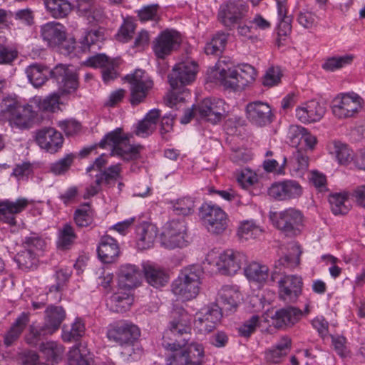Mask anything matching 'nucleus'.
<instances>
[{
	"label": "nucleus",
	"mask_w": 365,
	"mask_h": 365,
	"mask_svg": "<svg viewBox=\"0 0 365 365\" xmlns=\"http://www.w3.org/2000/svg\"><path fill=\"white\" fill-rule=\"evenodd\" d=\"M264 230L253 220H245L241 222L237 235L241 239L249 240L259 238Z\"/></svg>",
	"instance_id": "42"
},
{
	"label": "nucleus",
	"mask_w": 365,
	"mask_h": 365,
	"mask_svg": "<svg viewBox=\"0 0 365 365\" xmlns=\"http://www.w3.org/2000/svg\"><path fill=\"white\" fill-rule=\"evenodd\" d=\"M145 277L149 284L158 288L165 286L168 282V275L158 267L145 263L143 265Z\"/></svg>",
	"instance_id": "32"
},
{
	"label": "nucleus",
	"mask_w": 365,
	"mask_h": 365,
	"mask_svg": "<svg viewBox=\"0 0 365 365\" xmlns=\"http://www.w3.org/2000/svg\"><path fill=\"white\" fill-rule=\"evenodd\" d=\"M291 349V339L283 336L277 345L266 354V359L270 363H279L282 358L285 356Z\"/></svg>",
	"instance_id": "40"
},
{
	"label": "nucleus",
	"mask_w": 365,
	"mask_h": 365,
	"mask_svg": "<svg viewBox=\"0 0 365 365\" xmlns=\"http://www.w3.org/2000/svg\"><path fill=\"white\" fill-rule=\"evenodd\" d=\"M245 275L250 282L262 284L269 276V269L266 265L253 262L244 269Z\"/></svg>",
	"instance_id": "38"
},
{
	"label": "nucleus",
	"mask_w": 365,
	"mask_h": 365,
	"mask_svg": "<svg viewBox=\"0 0 365 365\" xmlns=\"http://www.w3.org/2000/svg\"><path fill=\"white\" fill-rule=\"evenodd\" d=\"M87 64L92 67L101 68L102 69V77L106 83L117 77L118 61L115 59L110 60L104 54H98L91 57L88 59Z\"/></svg>",
	"instance_id": "26"
},
{
	"label": "nucleus",
	"mask_w": 365,
	"mask_h": 365,
	"mask_svg": "<svg viewBox=\"0 0 365 365\" xmlns=\"http://www.w3.org/2000/svg\"><path fill=\"white\" fill-rule=\"evenodd\" d=\"M171 208L177 215L187 216L194 212L195 202L191 197H182L170 202Z\"/></svg>",
	"instance_id": "43"
},
{
	"label": "nucleus",
	"mask_w": 365,
	"mask_h": 365,
	"mask_svg": "<svg viewBox=\"0 0 365 365\" xmlns=\"http://www.w3.org/2000/svg\"><path fill=\"white\" fill-rule=\"evenodd\" d=\"M302 316V312L294 307H287L277 310L272 317L273 325L282 329L293 326Z\"/></svg>",
	"instance_id": "28"
},
{
	"label": "nucleus",
	"mask_w": 365,
	"mask_h": 365,
	"mask_svg": "<svg viewBox=\"0 0 365 365\" xmlns=\"http://www.w3.org/2000/svg\"><path fill=\"white\" fill-rule=\"evenodd\" d=\"M329 153L334 155L339 164L346 165L353 160L352 151L349 146L339 141H332L327 145Z\"/></svg>",
	"instance_id": "37"
},
{
	"label": "nucleus",
	"mask_w": 365,
	"mask_h": 365,
	"mask_svg": "<svg viewBox=\"0 0 365 365\" xmlns=\"http://www.w3.org/2000/svg\"><path fill=\"white\" fill-rule=\"evenodd\" d=\"M36 140L42 149L54 153L62 147L63 138L61 133L56 129L43 128L37 131Z\"/></svg>",
	"instance_id": "21"
},
{
	"label": "nucleus",
	"mask_w": 365,
	"mask_h": 365,
	"mask_svg": "<svg viewBox=\"0 0 365 365\" xmlns=\"http://www.w3.org/2000/svg\"><path fill=\"white\" fill-rule=\"evenodd\" d=\"M55 331L46 323L41 327L31 326L30 328V334L32 336V339H28L29 343L36 344L43 337L51 335Z\"/></svg>",
	"instance_id": "55"
},
{
	"label": "nucleus",
	"mask_w": 365,
	"mask_h": 365,
	"mask_svg": "<svg viewBox=\"0 0 365 365\" xmlns=\"http://www.w3.org/2000/svg\"><path fill=\"white\" fill-rule=\"evenodd\" d=\"M202 218L207 230L215 235L222 234L228 227L227 214L218 206L203 205L200 209Z\"/></svg>",
	"instance_id": "13"
},
{
	"label": "nucleus",
	"mask_w": 365,
	"mask_h": 365,
	"mask_svg": "<svg viewBox=\"0 0 365 365\" xmlns=\"http://www.w3.org/2000/svg\"><path fill=\"white\" fill-rule=\"evenodd\" d=\"M321 259H322L327 265H329L328 269L332 278L336 279L341 274V269L338 266L340 260L338 258L331 255H325L321 257Z\"/></svg>",
	"instance_id": "60"
},
{
	"label": "nucleus",
	"mask_w": 365,
	"mask_h": 365,
	"mask_svg": "<svg viewBox=\"0 0 365 365\" xmlns=\"http://www.w3.org/2000/svg\"><path fill=\"white\" fill-rule=\"evenodd\" d=\"M29 321V313L23 312L16 319L9 331L4 336V343L6 346H10L16 340Z\"/></svg>",
	"instance_id": "41"
},
{
	"label": "nucleus",
	"mask_w": 365,
	"mask_h": 365,
	"mask_svg": "<svg viewBox=\"0 0 365 365\" xmlns=\"http://www.w3.org/2000/svg\"><path fill=\"white\" fill-rule=\"evenodd\" d=\"M289 165L296 175H301L308 168V157L303 150L298 149L293 153Z\"/></svg>",
	"instance_id": "47"
},
{
	"label": "nucleus",
	"mask_w": 365,
	"mask_h": 365,
	"mask_svg": "<svg viewBox=\"0 0 365 365\" xmlns=\"http://www.w3.org/2000/svg\"><path fill=\"white\" fill-rule=\"evenodd\" d=\"M74 158L73 154L66 155L64 158L51 163L49 167L50 171L56 175L66 173L71 168Z\"/></svg>",
	"instance_id": "52"
},
{
	"label": "nucleus",
	"mask_w": 365,
	"mask_h": 365,
	"mask_svg": "<svg viewBox=\"0 0 365 365\" xmlns=\"http://www.w3.org/2000/svg\"><path fill=\"white\" fill-rule=\"evenodd\" d=\"M24 248L36 251L42 250L45 247V241L37 234L32 233L24 240Z\"/></svg>",
	"instance_id": "58"
},
{
	"label": "nucleus",
	"mask_w": 365,
	"mask_h": 365,
	"mask_svg": "<svg viewBox=\"0 0 365 365\" xmlns=\"http://www.w3.org/2000/svg\"><path fill=\"white\" fill-rule=\"evenodd\" d=\"M306 133V130L302 126L296 125L289 126L288 137L293 147H297L302 145Z\"/></svg>",
	"instance_id": "57"
},
{
	"label": "nucleus",
	"mask_w": 365,
	"mask_h": 365,
	"mask_svg": "<svg viewBox=\"0 0 365 365\" xmlns=\"http://www.w3.org/2000/svg\"><path fill=\"white\" fill-rule=\"evenodd\" d=\"M1 108L11 125L21 129L28 128L34 117L30 106H21L12 98L4 99Z\"/></svg>",
	"instance_id": "11"
},
{
	"label": "nucleus",
	"mask_w": 365,
	"mask_h": 365,
	"mask_svg": "<svg viewBox=\"0 0 365 365\" xmlns=\"http://www.w3.org/2000/svg\"><path fill=\"white\" fill-rule=\"evenodd\" d=\"M247 13V6L241 0L229 1L220 6L218 13L220 21L231 27L241 21Z\"/></svg>",
	"instance_id": "18"
},
{
	"label": "nucleus",
	"mask_w": 365,
	"mask_h": 365,
	"mask_svg": "<svg viewBox=\"0 0 365 365\" xmlns=\"http://www.w3.org/2000/svg\"><path fill=\"white\" fill-rule=\"evenodd\" d=\"M281 73L279 68H270L263 78V85L272 87L277 85L280 81Z\"/></svg>",
	"instance_id": "61"
},
{
	"label": "nucleus",
	"mask_w": 365,
	"mask_h": 365,
	"mask_svg": "<svg viewBox=\"0 0 365 365\" xmlns=\"http://www.w3.org/2000/svg\"><path fill=\"white\" fill-rule=\"evenodd\" d=\"M271 279L277 282L279 297L284 302H294L301 294L302 279L299 276L282 274L274 270L271 275Z\"/></svg>",
	"instance_id": "12"
},
{
	"label": "nucleus",
	"mask_w": 365,
	"mask_h": 365,
	"mask_svg": "<svg viewBox=\"0 0 365 365\" xmlns=\"http://www.w3.org/2000/svg\"><path fill=\"white\" fill-rule=\"evenodd\" d=\"M118 286L131 290L138 287L142 281V272L134 264H125L120 267L118 272Z\"/></svg>",
	"instance_id": "23"
},
{
	"label": "nucleus",
	"mask_w": 365,
	"mask_h": 365,
	"mask_svg": "<svg viewBox=\"0 0 365 365\" xmlns=\"http://www.w3.org/2000/svg\"><path fill=\"white\" fill-rule=\"evenodd\" d=\"M41 35L51 47L63 43L66 38L65 27L58 22H48L41 27Z\"/></svg>",
	"instance_id": "25"
},
{
	"label": "nucleus",
	"mask_w": 365,
	"mask_h": 365,
	"mask_svg": "<svg viewBox=\"0 0 365 365\" xmlns=\"http://www.w3.org/2000/svg\"><path fill=\"white\" fill-rule=\"evenodd\" d=\"M85 333L84 324L80 319H76L70 326H64L62 331V339L64 341H77Z\"/></svg>",
	"instance_id": "46"
},
{
	"label": "nucleus",
	"mask_w": 365,
	"mask_h": 365,
	"mask_svg": "<svg viewBox=\"0 0 365 365\" xmlns=\"http://www.w3.org/2000/svg\"><path fill=\"white\" fill-rule=\"evenodd\" d=\"M202 276L203 269L199 264L184 268L172 284L173 292L182 300L195 298L199 293Z\"/></svg>",
	"instance_id": "5"
},
{
	"label": "nucleus",
	"mask_w": 365,
	"mask_h": 365,
	"mask_svg": "<svg viewBox=\"0 0 365 365\" xmlns=\"http://www.w3.org/2000/svg\"><path fill=\"white\" fill-rule=\"evenodd\" d=\"M65 317L66 313L61 307L50 306L45 311V323L55 331L58 329Z\"/></svg>",
	"instance_id": "45"
},
{
	"label": "nucleus",
	"mask_w": 365,
	"mask_h": 365,
	"mask_svg": "<svg viewBox=\"0 0 365 365\" xmlns=\"http://www.w3.org/2000/svg\"><path fill=\"white\" fill-rule=\"evenodd\" d=\"M302 250L299 245L295 242L289 244L287 247V253L275 262V269L280 271L282 267L287 268L295 267L299 263V257Z\"/></svg>",
	"instance_id": "34"
},
{
	"label": "nucleus",
	"mask_w": 365,
	"mask_h": 365,
	"mask_svg": "<svg viewBox=\"0 0 365 365\" xmlns=\"http://www.w3.org/2000/svg\"><path fill=\"white\" fill-rule=\"evenodd\" d=\"M258 324L259 317L257 315H253L249 320L246 321L244 324L239 328V332L242 336H250L251 334L255 331Z\"/></svg>",
	"instance_id": "63"
},
{
	"label": "nucleus",
	"mask_w": 365,
	"mask_h": 365,
	"mask_svg": "<svg viewBox=\"0 0 365 365\" xmlns=\"http://www.w3.org/2000/svg\"><path fill=\"white\" fill-rule=\"evenodd\" d=\"M228 106L222 99L205 98L196 105L200 118L213 124L220 122L227 113Z\"/></svg>",
	"instance_id": "15"
},
{
	"label": "nucleus",
	"mask_w": 365,
	"mask_h": 365,
	"mask_svg": "<svg viewBox=\"0 0 365 365\" xmlns=\"http://www.w3.org/2000/svg\"><path fill=\"white\" fill-rule=\"evenodd\" d=\"M100 146L108 147L111 156H118L125 161L136 159L139 155L140 145L130 143L128 135L124 133L121 128H116L108 133L101 141Z\"/></svg>",
	"instance_id": "6"
},
{
	"label": "nucleus",
	"mask_w": 365,
	"mask_h": 365,
	"mask_svg": "<svg viewBox=\"0 0 365 365\" xmlns=\"http://www.w3.org/2000/svg\"><path fill=\"white\" fill-rule=\"evenodd\" d=\"M318 106L317 101H312L305 106L297 108L296 116L302 123L316 122L319 118Z\"/></svg>",
	"instance_id": "44"
},
{
	"label": "nucleus",
	"mask_w": 365,
	"mask_h": 365,
	"mask_svg": "<svg viewBox=\"0 0 365 365\" xmlns=\"http://www.w3.org/2000/svg\"><path fill=\"white\" fill-rule=\"evenodd\" d=\"M160 115V110H150L145 118L138 123L135 133L140 137H147L155 130Z\"/></svg>",
	"instance_id": "35"
},
{
	"label": "nucleus",
	"mask_w": 365,
	"mask_h": 365,
	"mask_svg": "<svg viewBox=\"0 0 365 365\" xmlns=\"http://www.w3.org/2000/svg\"><path fill=\"white\" fill-rule=\"evenodd\" d=\"M69 365H93V357L86 346L78 344L73 346L68 354Z\"/></svg>",
	"instance_id": "33"
},
{
	"label": "nucleus",
	"mask_w": 365,
	"mask_h": 365,
	"mask_svg": "<svg viewBox=\"0 0 365 365\" xmlns=\"http://www.w3.org/2000/svg\"><path fill=\"white\" fill-rule=\"evenodd\" d=\"M43 3L48 13L56 19L66 16L72 9L68 0H43Z\"/></svg>",
	"instance_id": "39"
},
{
	"label": "nucleus",
	"mask_w": 365,
	"mask_h": 365,
	"mask_svg": "<svg viewBox=\"0 0 365 365\" xmlns=\"http://www.w3.org/2000/svg\"><path fill=\"white\" fill-rule=\"evenodd\" d=\"M135 28L133 22L125 21L116 36L117 39L123 43L128 42L132 38Z\"/></svg>",
	"instance_id": "62"
},
{
	"label": "nucleus",
	"mask_w": 365,
	"mask_h": 365,
	"mask_svg": "<svg viewBox=\"0 0 365 365\" xmlns=\"http://www.w3.org/2000/svg\"><path fill=\"white\" fill-rule=\"evenodd\" d=\"M189 239L187 227L182 220H173L168 222L160 237L162 246L170 250L187 246Z\"/></svg>",
	"instance_id": "10"
},
{
	"label": "nucleus",
	"mask_w": 365,
	"mask_h": 365,
	"mask_svg": "<svg viewBox=\"0 0 365 365\" xmlns=\"http://www.w3.org/2000/svg\"><path fill=\"white\" fill-rule=\"evenodd\" d=\"M302 194V187L294 180H286L274 183L269 189L270 197L278 200H287L299 197Z\"/></svg>",
	"instance_id": "22"
},
{
	"label": "nucleus",
	"mask_w": 365,
	"mask_h": 365,
	"mask_svg": "<svg viewBox=\"0 0 365 365\" xmlns=\"http://www.w3.org/2000/svg\"><path fill=\"white\" fill-rule=\"evenodd\" d=\"M29 203L26 198H19L16 201L6 200L0 202V220L9 225H15L16 215L24 210Z\"/></svg>",
	"instance_id": "24"
},
{
	"label": "nucleus",
	"mask_w": 365,
	"mask_h": 365,
	"mask_svg": "<svg viewBox=\"0 0 365 365\" xmlns=\"http://www.w3.org/2000/svg\"><path fill=\"white\" fill-rule=\"evenodd\" d=\"M170 322L163 336V346L173 352L167 357V365H200L204 356L202 344L192 342L185 347L190 331V317L180 309L173 313Z\"/></svg>",
	"instance_id": "1"
},
{
	"label": "nucleus",
	"mask_w": 365,
	"mask_h": 365,
	"mask_svg": "<svg viewBox=\"0 0 365 365\" xmlns=\"http://www.w3.org/2000/svg\"><path fill=\"white\" fill-rule=\"evenodd\" d=\"M181 43L180 34L175 30L162 31L153 41V49L158 58H164Z\"/></svg>",
	"instance_id": "17"
},
{
	"label": "nucleus",
	"mask_w": 365,
	"mask_h": 365,
	"mask_svg": "<svg viewBox=\"0 0 365 365\" xmlns=\"http://www.w3.org/2000/svg\"><path fill=\"white\" fill-rule=\"evenodd\" d=\"M140 334L139 328L129 321H118L110 325L107 336L109 341L117 343L124 347L121 354L125 357H131L134 353L133 342Z\"/></svg>",
	"instance_id": "7"
},
{
	"label": "nucleus",
	"mask_w": 365,
	"mask_h": 365,
	"mask_svg": "<svg viewBox=\"0 0 365 365\" xmlns=\"http://www.w3.org/2000/svg\"><path fill=\"white\" fill-rule=\"evenodd\" d=\"M133 302L130 290L119 287L107 301V307L113 312H124L130 309Z\"/></svg>",
	"instance_id": "27"
},
{
	"label": "nucleus",
	"mask_w": 365,
	"mask_h": 365,
	"mask_svg": "<svg viewBox=\"0 0 365 365\" xmlns=\"http://www.w3.org/2000/svg\"><path fill=\"white\" fill-rule=\"evenodd\" d=\"M76 237L73 228L70 225L66 224L60 230L58 245L61 249H68L73 243Z\"/></svg>",
	"instance_id": "51"
},
{
	"label": "nucleus",
	"mask_w": 365,
	"mask_h": 365,
	"mask_svg": "<svg viewBox=\"0 0 365 365\" xmlns=\"http://www.w3.org/2000/svg\"><path fill=\"white\" fill-rule=\"evenodd\" d=\"M41 351L48 361L57 362L63 354V347L55 341H48L41 345Z\"/></svg>",
	"instance_id": "49"
},
{
	"label": "nucleus",
	"mask_w": 365,
	"mask_h": 365,
	"mask_svg": "<svg viewBox=\"0 0 365 365\" xmlns=\"http://www.w3.org/2000/svg\"><path fill=\"white\" fill-rule=\"evenodd\" d=\"M269 219L274 227L288 237L299 235L304 227L302 213L292 207L281 211H270Z\"/></svg>",
	"instance_id": "8"
},
{
	"label": "nucleus",
	"mask_w": 365,
	"mask_h": 365,
	"mask_svg": "<svg viewBox=\"0 0 365 365\" xmlns=\"http://www.w3.org/2000/svg\"><path fill=\"white\" fill-rule=\"evenodd\" d=\"M158 5H150L143 8L138 11L140 20L141 21H146L149 20L156 21L158 19Z\"/></svg>",
	"instance_id": "64"
},
{
	"label": "nucleus",
	"mask_w": 365,
	"mask_h": 365,
	"mask_svg": "<svg viewBox=\"0 0 365 365\" xmlns=\"http://www.w3.org/2000/svg\"><path fill=\"white\" fill-rule=\"evenodd\" d=\"M241 295L236 287L231 286H225L218 292L217 299V305H219L220 311L235 310L241 299Z\"/></svg>",
	"instance_id": "29"
},
{
	"label": "nucleus",
	"mask_w": 365,
	"mask_h": 365,
	"mask_svg": "<svg viewBox=\"0 0 365 365\" xmlns=\"http://www.w3.org/2000/svg\"><path fill=\"white\" fill-rule=\"evenodd\" d=\"M36 253L32 250L24 248L15 257V261L22 269L32 268L36 262Z\"/></svg>",
	"instance_id": "50"
},
{
	"label": "nucleus",
	"mask_w": 365,
	"mask_h": 365,
	"mask_svg": "<svg viewBox=\"0 0 365 365\" xmlns=\"http://www.w3.org/2000/svg\"><path fill=\"white\" fill-rule=\"evenodd\" d=\"M25 72L29 82L34 87H40L43 85L48 79V76L50 75L56 82L61 95L71 93L78 86L75 71L62 64L57 65L50 71L43 65L34 63L29 66Z\"/></svg>",
	"instance_id": "2"
},
{
	"label": "nucleus",
	"mask_w": 365,
	"mask_h": 365,
	"mask_svg": "<svg viewBox=\"0 0 365 365\" xmlns=\"http://www.w3.org/2000/svg\"><path fill=\"white\" fill-rule=\"evenodd\" d=\"M97 251L99 258L104 263L113 262L119 255L118 245L116 240L110 236L101 238Z\"/></svg>",
	"instance_id": "30"
},
{
	"label": "nucleus",
	"mask_w": 365,
	"mask_h": 365,
	"mask_svg": "<svg viewBox=\"0 0 365 365\" xmlns=\"http://www.w3.org/2000/svg\"><path fill=\"white\" fill-rule=\"evenodd\" d=\"M256 71L249 64H242L235 68L225 61H219L215 66L214 77L225 88L242 89L254 81Z\"/></svg>",
	"instance_id": "4"
},
{
	"label": "nucleus",
	"mask_w": 365,
	"mask_h": 365,
	"mask_svg": "<svg viewBox=\"0 0 365 365\" xmlns=\"http://www.w3.org/2000/svg\"><path fill=\"white\" fill-rule=\"evenodd\" d=\"M74 220L78 227H86L91 224L92 210L88 205H83L78 209L74 215Z\"/></svg>",
	"instance_id": "53"
},
{
	"label": "nucleus",
	"mask_w": 365,
	"mask_h": 365,
	"mask_svg": "<svg viewBox=\"0 0 365 365\" xmlns=\"http://www.w3.org/2000/svg\"><path fill=\"white\" fill-rule=\"evenodd\" d=\"M120 170L119 164L109 167L108 170L96 175V183L101 184L103 182H105L109 184L110 181L117 180L120 177Z\"/></svg>",
	"instance_id": "54"
},
{
	"label": "nucleus",
	"mask_w": 365,
	"mask_h": 365,
	"mask_svg": "<svg viewBox=\"0 0 365 365\" xmlns=\"http://www.w3.org/2000/svg\"><path fill=\"white\" fill-rule=\"evenodd\" d=\"M354 59V56L353 54L334 56L328 58L324 63L323 68L329 71H334L351 65Z\"/></svg>",
	"instance_id": "48"
},
{
	"label": "nucleus",
	"mask_w": 365,
	"mask_h": 365,
	"mask_svg": "<svg viewBox=\"0 0 365 365\" xmlns=\"http://www.w3.org/2000/svg\"><path fill=\"white\" fill-rule=\"evenodd\" d=\"M246 260L247 257L243 253L228 250L218 256L215 264L222 274L232 275L237 273Z\"/></svg>",
	"instance_id": "19"
},
{
	"label": "nucleus",
	"mask_w": 365,
	"mask_h": 365,
	"mask_svg": "<svg viewBox=\"0 0 365 365\" xmlns=\"http://www.w3.org/2000/svg\"><path fill=\"white\" fill-rule=\"evenodd\" d=\"M222 317V311L217 304L201 309L195 316L194 328L202 334L213 331Z\"/></svg>",
	"instance_id": "16"
},
{
	"label": "nucleus",
	"mask_w": 365,
	"mask_h": 365,
	"mask_svg": "<svg viewBox=\"0 0 365 365\" xmlns=\"http://www.w3.org/2000/svg\"><path fill=\"white\" fill-rule=\"evenodd\" d=\"M197 64L192 61H185L177 63L168 76L170 85L173 91L166 98V105L170 108L182 103L189 95L188 90L184 87L192 82L197 73Z\"/></svg>",
	"instance_id": "3"
},
{
	"label": "nucleus",
	"mask_w": 365,
	"mask_h": 365,
	"mask_svg": "<svg viewBox=\"0 0 365 365\" xmlns=\"http://www.w3.org/2000/svg\"><path fill=\"white\" fill-rule=\"evenodd\" d=\"M364 104L362 98L354 92L340 93L331 101V109L338 119L354 117L361 110Z\"/></svg>",
	"instance_id": "9"
},
{
	"label": "nucleus",
	"mask_w": 365,
	"mask_h": 365,
	"mask_svg": "<svg viewBox=\"0 0 365 365\" xmlns=\"http://www.w3.org/2000/svg\"><path fill=\"white\" fill-rule=\"evenodd\" d=\"M331 210L335 215L346 214L351 207L347 192L332 193L329 196Z\"/></svg>",
	"instance_id": "36"
},
{
	"label": "nucleus",
	"mask_w": 365,
	"mask_h": 365,
	"mask_svg": "<svg viewBox=\"0 0 365 365\" xmlns=\"http://www.w3.org/2000/svg\"><path fill=\"white\" fill-rule=\"evenodd\" d=\"M247 117L254 125L259 127L272 123L273 114L270 106L262 101L250 103L247 106Z\"/></svg>",
	"instance_id": "20"
},
{
	"label": "nucleus",
	"mask_w": 365,
	"mask_h": 365,
	"mask_svg": "<svg viewBox=\"0 0 365 365\" xmlns=\"http://www.w3.org/2000/svg\"><path fill=\"white\" fill-rule=\"evenodd\" d=\"M103 38V32L100 30H92L86 32L85 36L81 41L83 49L85 51L86 49L89 48L93 44L101 41Z\"/></svg>",
	"instance_id": "59"
},
{
	"label": "nucleus",
	"mask_w": 365,
	"mask_h": 365,
	"mask_svg": "<svg viewBox=\"0 0 365 365\" xmlns=\"http://www.w3.org/2000/svg\"><path fill=\"white\" fill-rule=\"evenodd\" d=\"M137 247L143 250L151 247L158 235L155 226L143 222L137 227Z\"/></svg>",
	"instance_id": "31"
},
{
	"label": "nucleus",
	"mask_w": 365,
	"mask_h": 365,
	"mask_svg": "<svg viewBox=\"0 0 365 365\" xmlns=\"http://www.w3.org/2000/svg\"><path fill=\"white\" fill-rule=\"evenodd\" d=\"M130 85V103L138 105L143 102L153 86L150 77L143 70L138 69L127 76Z\"/></svg>",
	"instance_id": "14"
},
{
	"label": "nucleus",
	"mask_w": 365,
	"mask_h": 365,
	"mask_svg": "<svg viewBox=\"0 0 365 365\" xmlns=\"http://www.w3.org/2000/svg\"><path fill=\"white\" fill-rule=\"evenodd\" d=\"M60 95L58 93H53L39 102L40 109L45 111L55 112L59 110Z\"/></svg>",
	"instance_id": "56"
}]
</instances>
